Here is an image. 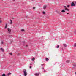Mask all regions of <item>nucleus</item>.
Masks as SVG:
<instances>
[{"label": "nucleus", "instance_id": "nucleus-7", "mask_svg": "<svg viewBox=\"0 0 76 76\" xmlns=\"http://www.w3.org/2000/svg\"><path fill=\"white\" fill-rule=\"evenodd\" d=\"M61 12H62V13H65L66 11L64 10L61 11Z\"/></svg>", "mask_w": 76, "mask_h": 76}, {"label": "nucleus", "instance_id": "nucleus-20", "mask_svg": "<svg viewBox=\"0 0 76 76\" xmlns=\"http://www.w3.org/2000/svg\"><path fill=\"white\" fill-rule=\"evenodd\" d=\"M21 31H22V32H23V31H25L23 29H21Z\"/></svg>", "mask_w": 76, "mask_h": 76}, {"label": "nucleus", "instance_id": "nucleus-35", "mask_svg": "<svg viewBox=\"0 0 76 76\" xmlns=\"http://www.w3.org/2000/svg\"><path fill=\"white\" fill-rule=\"evenodd\" d=\"M13 0V1H15V0Z\"/></svg>", "mask_w": 76, "mask_h": 76}, {"label": "nucleus", "instance_id": "nucleus-1", "mask_svg": "<svg viewBox=\"0 0 76 76\" xmlns=\"http://www.w3.org/2000/svg\"><path fill=\"white\" fill-rule=\"evenodd\" d=\"M23 72L24 73V76H27V72H26V69L23 70Z\"/></svg>", "mask_w": 76, "mask_h": 76}, {"label": "nucleus", "instance_id": "nucleus-21", "mask_svg": "<svg viewBox=\"0 0 76 76\" xmlns=\"http://www.w3.org/2000/svg\"><path fill=\"white\" fill-rule=\"evenodd\" d=\"M42 13H43V14H45V12H42Z\"/></svg>", "mask_w": 76, "mask_h": 76}, {"label": "nucleus", "instance_id": "nucleus-22", "mask_svg": "<svg viewBox=\"0 0 76 76\" xmlns=\"http://www.w3.org/2000/svg\"><path fill=\"white\" fill-rule=\"evenodd\" d=\"M36 8H35V7H33V9H35Z\"/></svg>", "mask_w": 76, "mask_h": 76}, {"label": "nucleus", "instance_id": "nucleus-27", "mask_svg": "<svg viewBox=\"0 0 76 76\" xmlns=\"http://www.w3.org/2000/svg\"><path fill=\"white\" fill-rule=\"evenodd\" d=\"M29 68H30V69H31L32 68V66H30Z\"/></svg>", "mask_w": 76, "mask_h": 76}, {"label": "nucleus", "instance_id": "nucleus-39", "mask_svg": "<svg viewBox=\"0 0 76 76\" xmlns=\"http://www.w3.org/2000/svg\"><path fill=\"white\" fill-rule=\"evenodd\" d=\"M75 31L76 32V31L75 30Z\"/></svg>", "mask_w": 76, "mask_h": 76}, {"label": "nucleus", "instance_id": "nucleus-25", "mask_svg": "<svg viewBox=\"0 0 76 76\" xmlns=\"http://www.w3.org/2000/svg\"><path fill=\"white\" fill-rule=\"evenodd\" d=\"M10 55H12V53H10Z\"/></svg>", "mask_w": 76, "mask_h": 76}, {"label": "nucleus", "instance_id": "nucleus-31", "mask_svg": "<svg viewBox=\"0 0 76 76\" xmlns=\"http://www.w3.org/2000/svg\"><path fill=\"white\" fill-rule=\"evenodd\" d=\"M42 69H43V70H44V67H42Z\"/></svg>", "mask_w": 76, "mask_h": 76}, {"label": "nucleus", "instance_id": "nucleus-17", "mask_svg": "<svg viewBox=\"0 0 76 76\" xmlns=\"http://www.w3.org/2000/svg\"><path fill=\"white\" fill-rule=\"evenodd\" d=\"M73 66L74 67H76V64H74Z\"/></svg>", "mask_w": 76, "mask_h": 76}, {"label": "nucleus", "instance_id": "nucleus-34", "mask_svg": "<svg viewBox=\"0 0 76 76\" xmlns=\"http://www.w3.org/2000/svg\"><path fill=\"white\" fill-rule=\"evenodd\" d=\"M26 46L27 47H28V45H26Z\"/></svg>", "mask_w": 76, "mask_h": 76}, {"label": "nucleus", "instance_id": "nucleus-3", "mask_svg": "<svg viewBox=\"0 0 76 76\" xmlns=\"http://www.w3.org/2000/svg\"><path fill=\"white\" fill-rule=\"evenodd\" d=\"M71 5V6H75V4L73 2H72Z\"/></svg>", "mask_w": 76, "mask_h": 76}, {"label": "nucleus", "instance_id": "nucleus-9", "mask_svg": "<svg viewBox=\"0 0 76 76\" xmlns=\"http://www.w3.org/2000/svg\"><path fill=\"white\" fill-rule=\"evenodd\" d=\"M63 45L64 47H67V45H66V44H64Z\"/></svg>", "mask_w": 76, "mask_h": 76}, {"label": "nucleus", "instance_id": "nucleus-36", "mask_svg": "<svg viewBox=\"0 0 76 76\" xmlns=\"http://www.w3.org/2000/svg\"><path fill=\"white\" fill-rule=\"evenodd\" d=\"M27 17H28V16H26V18H27Z\"/></svg>", "mask_w": 76, "mask_h": 76}, {"label": "nucleus", "instance_id": "nucleus-8", "mask_svg": "<svg viewBox=\"0 0 76 76\" xmlns=\"http://www.w3.org/2000/svg\"><path fill=\"white\" fill-rule=\"evenodd\" d=\"M1 50L2 51V52H4V49H3L2 48H1Z\"/></svg>", "mask_w": 76, "mask_h": 76}, {"label": "nucleus", "instance_id": "nucleus-28", "mask_svg": "<svg viewBox=\"0 0 76 76\" xmlns=\"http://www.w3.org/2000/svg\"><path fill=\"white\" fill-rule=\"evenodd\" d=\"M41 66H44V64H42Z\"/></svg>", "mask_w": 76, "mask_h": 76}, {"label": "nucleus", "instance_id": "nucleus-4", "mask_svg": "<svg viewBox=\"0 0 76 76\" xmlns=\"http://www.w3.org/2000/svg\"><path fill=\"white\" fill-rule=\"evenodd\" d=\"M34 75L36 76H38L39 75V73H36Z\"/></svg>", "mask_w": 76, "mask_h": 76}, {"label": "nucleus", "instance_id": "nucleus-23", "mask_svg": "<svg viewBox=\"0 0 76 76\" xmlns=\"http://www.w3.org/2000/svg\"><path fill=\"white\" fill-rule=\"evenodd\" d=\"M3 44V42L2 41L1 42V44Z\"/></svg>", "mask_w": 76, "mask_h": 76}, {"label": "nucleus", "instance_id": "nucleus-19", "mask_svg": "<svg viewBox=\"0 0 76 76\" xmlns=\"http://www.w3.org/2000/svg\"><path fill=\"white\" fill-rule=\"evenodd\" d=\"M74 46L75 47H76V43L74 44Z\"/></svg>", "mask_w": 76, "mask_h": 76}, {"label": "nucleus", "instance_id": "nucleus-2", "mask_svg": "<svg viewBox=\"0 0 76 76\" xmlns=\"http://www.w3.org/2000/svg\"><path fill=\"white\" fill-rule=\"evenodd\" d=\"M7 30L9 34H10V32L11 31V29L9 28H7Z\"/></svg>", "mask_w": 76, "mask_h": 76}, {"label": "nucleus", "instance_id": "nucleus-6", "mask_svg": "<svg viewBox=\"0 0 76 76\" xmlns=\"http://www.w3.org/2000/svg\"><path fill=\"white\" fill-rule=\"evenodd\" d=\"M7 28V24L6 23L5 24V26L4 28L5 29H6Z\"/></svg>", "mask_w": 76, "mask_h": 76}, {"label": "nucleus", "instance_id": "nucleus-14", "mask_svg": "<svg viewBox=\"0 0 76 76\" xmlns=\"http://www.w3.org/2000/svg\"><path fill=\"white\" fill-rule=\"evenodd\" d=\"M59 47H60V46H59V45H58L56 47V48H59Z\"/></svg>", "mask_w": 76, "mask_h": 76}, {"label": "nucleus", "instance_id": "nucleus-24", "mask_svg": "<svg viewBox=\"0 0 76 76\" xmlns=\"http://www.w3.org/2000/svg\"><path fill=\"white\" fill-rule=\"evenodd\" d=\"M64 7L65 8H66V6H64Z\"/></svg>", "mask_w": 76, "mask_h": 76}, {"label": "nucleus", "instance_id": "nucleus-18", "mask_svg": "<svg viewBox=\"0 0 76 76\" xmlns=\"http://www.w3.org/2000/svg\"><path fill=\"white\" fill-rule=\"evenodd\" d=\"M2 76H6V74H3L2 75Z\"/></svg>", "mask_w": 76, "mask_h": 76}, {"label": "nucleus", "instance_id": "nucleus-30", "mask_svg": "<svg viewBox=\"0 0 76 76\" xmlns=\"http://www.w3.org/2000/svg\"><path fill=\"white\" fill-rule=\"evenodd\" d=\"M30 65H32V64H30Z\"/></svg>", "mask_w": 76, "mask_h": 76}, {"label": "nucleus", "instance_id": "nucleus-5", "mask_svg": "<svg viewBox=\"0 0 76 76\" xmlns=\"http://www.w3.org/2000/svg\"><path fill=\"white\" fill-rule=\"evenodd\" d=\"M47 8V6H44L43 7V9H44V10H45Z\"/></svg>", "mask_w": 76, "mask_h": 76}, {"label": "nucleus", "instance_id": "nucleus-37", "mask_svg": "<svg viewBox=\"0 0 76 76\" xmlns=\"http://www.w3.org/2000/svg\"><path fill=\"white\" fill-rule=\"evenodd\" d=\"M67 14H69V13H67Z\"/></svg>", "mask_w": 76, "mask_h": 76}, {"label": "nucleus", "instance_id": "nucleus-33", "mask_svg": "<svg viewBox=\"0 0 76 76\" xmlns=\"http://www.w3.org/2000/svg\"><path fill=\"white\" fill-rule=\"evenodd\" d=\"M31 1H34V0H31Z\"/></svg>", "mask_w": 76, "mask_h": 76}, {"label": "nucleus", "instance_id": "nucleus-16", "mask_svg": "<svg viewBox=\"0 0 76 76\" xmlns=\"http://www.w3.org/2000/svg\"><path fill=\"white\" fill-rule=\"evenodd\" d=\"M70 62V61L68 60L67 61H66V63H69V62Z\"/></svg>", "mask_w": 76, "mask_h": 76}, {"label": "nucleus", "instance_id": "nucleus-15", "mask_svg": "<svg viewBox=\"0 0 76 76\" xmlns=\"http://www.w3.org/2000/svg\"><path fill=\"white\" fill-rule=\"evenodd\" d=\"M34 60H35V58H33L32 59V61H34Z\"/></svg>", "mask_w": 76, "mask_h": 76}, {"label": "nucleus", "instance_id": "nucleus-26", "mask_svg": "<svg viewBox=\"0 0 76 76\" xmlns=\"http://www.w3.org/2000/svg\"><path fill=\"white\" fill-rule=\"evenodd\" d=\"M69 6H70V5H69L67 6V7H69Z\"/></svg>", "mask_w": 76, "mask_h": 76}, {"label": "nucleus", "instance_id": "nucleus-11", "mask_svg": "<svg viewBox=\"0 0 76 76\" xmlns=\"http://www.w3.org/2000/svg\"><path fill=\"white\" fill-rule=\"evenodd\" d=\"M10 24L11 25H12V20H10Z\"/></svg>", "mask_w": 76, "mask_h": 76}, {"label": "nucleus", "instance_id": "nucleus-29", "mask_svg": "<svg viewBox=\"0 0 76 76\" xmlns=\"http://www.w3.org/2000/svg\"><path fill=\"white\" fill-rule=\"evenodd\" d=\"M0 23H1V21L0 20Z\"/></svg>", "mask_w": 76, "mask_h": 76}, {"label": "nucleus", "instance_id": "nucleus-10", "mask_svg": "<svg viewBox=\"0 0 76 76\" xmlns=\"http://www.w3.org/2000/svg\"><path fill=\"white\" fill-rule=\"evenodd\" d=\"M65 10H66L67 11H69V10L67 8H65Z\"/></svg>", "mask_w": 76, "mask_h": 76}, {"label": "nucleus", "instance_id": "nucleus-13", "mask_svg": "<svg viewBox=\"0 0 76 76\" xmlns=\"http://www.w3.org/2000/svg\"><path fill=\"white\" fill-rule=\"evenodd\" d=\"M46 61H48V60H49V59L47 58H46Z\"/></svg>", "mask_w": 76, "mask_h": 76}, {"label": "nucleus", "instance_id": "nucleus-12", "mask_svg": "<svg viewBox=\"0 0 76 76\" xmlns=\"http://www.w3.org/2000/svg\"><path fill=\"white\" fill-rule=\"evenodd\" d=\"M11 75V73L9 72V73H8L7 75H8V76H9V75Z\"/></svg>", "mask_w": 76, "mask_h": 76}, {"label": "nucleus", "instance_id": "nucleus-40", "mask_svg": "<svg viewBox=\"0 0 76 76\" xmlns=\"http://www.w3.org/2000/svg\"><path fill=\"white\" fill-rule=\"evenodd\" d=\"M8 76H9V75H8Z\"/></svg>", "mask_w": 76, "mask_h": 76}, {"label": "nucleus", "instance_id": "nucleus-38", "mask_svg": "<svg viewBox=\"0 0 76 76\" xmlns=\"http://www.w3.org/2000/svg\"><path fill=\"white\" fill-rule=\"evenodd\" d=\"M75 3H76V2H75Z\"/></svg>", "mask_w": 76, "mask_h": 76}, {"label": "nucleus", "instance_id": "nucleus-32", "mask_svg": "<svg viewBox=\"0 0 76 76\" xmlns=\"http://www.w3.org/2000/svg\"><path fill=\"white\" fill-rule=\"evenodd\" d=\"M44 71L45 72H46V71L45 70H44Z\"/></svg>", "mask_w": 76, "mask_h": 76}]
</instances>
